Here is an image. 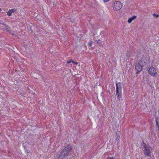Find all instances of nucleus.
<instances>
[{"instance_id": "1", "label": "nucleus", "mask_w": 159, "mask_h": 159, "mask_svg": "<svg viewBox=\"0 0 159 159\" xmlns=\"http://www.w3.org/2000/svg\"><path fill=\"white\" fill-rule=\"evenodd\" d=\"M72 147L70 144L65 145L59 153L55 156V159H64L70 155Z\"/></svg>"}, {"instance_id": "2", "label": "nucleus", "mask_w": 159, "mask_h": 159, "mask_svg": "<svg viewBox=\"0 0 159 159\" xmlns=\"http://www.w3.org/2000/svg\"><path fill=\"white\" fill-rule=\"evenodd\" d=\"M143 142L142 150L144 153V155L145 157L150 156L151 155V153L152 151V148L148 144H147L143 140H142Z\"/></svg>"}, {"instance_id": "3", "label": "nucleus", "mask_w": 159, "mask_h": 159, "mask_svg": "<svg viewBox=\"0 0 159 159\" xmlns=\"http://www.w3.org/2000/svg\"><path fill=\"white\" fill-rule=\"evenodd\" d=\"M116 93L117 96V98L118 100H120V98L122 96V83H116Z\"/></svg>"}, {"instance_id": "4", "label": "nucleus", "mask_w": 159, "mask_h": 159, "mask_svg": "<svg viewBox=\"0 0 159 159\" xmlns=\"http://www.w3.org/2000/svg\"><path fill=\"white\" fill-rule=\"evenodd\" d=\"M143 67V65L141 61H139L138 63H136L135 65L136 74H138L139 72H140L142 70Z\"/></svg>"}, {"instance_id": "5", "label": "nucleus", "mask_w": 159, "mask_h": 159, "mask_svg": "<svg viewBox=\"0 0 159 159\" xmlns=\"http://www.w3.org/2000/svg\"><path fill=\"white\" fill-rule=\"evenodd\" d=\"M122 7V4L119 1H115L113 5V9L116 10H120Z\"/></svg>"}, {"instance_id": "6", "label": "nucleus", "mask_w": 159, "mask_h": 159, "mask_svg": "<svg viewBox=\"0 0 159 159\" xmlns=\"http://www.w3.org/2000/svg\"><path fill=\"white\" fill-rule=\"evenodd\" d=\"M148 70L149 74L152 76H154L157 74V70L153 66L148 68Z\"/></svg>"}, {"instance_id": "7", "label": "nucleus", "mask_w": 159, "mask_h": 159, "mask_svg": "<svg viewBox=\"0 0 159 159\" xmlns=\"http://www.w3.org/2000/svg\"><path fill=\"white\" fill-rule=\"evenodd\" d=\"M155 121L156 123V131H158L159 130V118L157 117H155Z\"/></svg>"}, {"instance_id": "8", "label": "nucleus", "mask_w": 159, "mask_h": 159, "mask_svg": "<svg viewBox=\"0 0 159 159\" xmlns=\"http://www.w3.org/2000/svg\"><path fill=\"white\" fill-rule=\"evenodd\" d=\"M136 18H137L136 16H134L132 17H131V18H130L128 20V22L129 23H131L132 22V21L133 20H134L135 19H136Z\"/></svg>"}, {"instance_id": "9", "label": "nucleus", "mask_w": 159, "mask_h": 159, "mask_svg": "<svg viewBox=\"0 0 159 159\" xmlns=\"http://www.w3.org/2000/svg\"><path fill=\"white\" fill-rule=\"evenodd\" d=\"M4 26L6 27V28L5 29L9 33H11V34H12L11 33V31L10 30L11 28L6 25H5Z\"/></svg>"}, {"instance_id": "10", "label": "nucleus", "mask_w": 159, "mask_h": 159, "mask_svg": "<svg viewBox=\"0 0 159 159\" xmlns=\"http://www.w3.org/2000/svg\"><path fill=\"white\" fill-rule=\"evenodd\" d=\"M96 41L97 42V43L99 44L100 46H102V42L101 41L100 39L98 40H96Z\"/></svg>"}, {"instance_id": "11", "label": "nucleus", "mask_w": 159, "mask_h": 159, "mask_svg": "<svg viewBox=\"0 0 159 159\" xmlns=\"http://www.w3.org/2000/svg\"><path fill=\"white\" fill-rule=\"evenodd\" d=\"M10 11H11V13L12 12H16V9L15 8H13L12 9H11V10H10Z\"/></svg>"}, {"instance_id": "12", "label": "nucleus", "mask_w": 159, "mask_h": 159, "mask_svg": "<svg viewBox=\"0 0 159 159\" xmlns=\"http://www.w3.org/2000/svg\"><path fill=\"white\" fill-rule=\"evenodd\" d=\"M152 15H153V16L154 17H155L156 18H158V17H159V15H156V14L155 13L153 14H152Z\"/></svg>"}, {"instance_id": "13", "label": "nucleus", "mask_w": 159, "mask_h": 159, "mask_svg": "<svg viewBox=\"0 0 159 159\" xmlns=\"http://www.w3.org/2000/svg\"><path fill=\"white\" fill-rule=\"evenodd\" d=\"M11 11L10 10H9L7 12V15L10 16L11 15Z\"/></svg>"}, {"instance_id": "14", "label": "nucleus", "mask_w": 159, "mask_h": 159, "mask_svg": "<svg viewBox=\"0 0 159 159\" xmlns=\"http://www.w3.org/2000/svg\"><path fill=\"white\" fill-rule=\"evenodd\" d=\"M0 24H2V25H5L4 24V22L2 21V20H0Z\"/></svg>"}, {"instance_id": "15", "label": "nucleus", "mask_w": 159, "mask_h": 159, "mask_svg": "<svg viewBox=\"0 0 159 159\" xmlns=\"http://www.w3.org/2000/svg\"><path fill=\"white\" fill-rule=\"evenodd\" d=\"M119 138H120V136H117L116 138V140L119 141Z\"/></svg>"}, {"instance_id": "16", "label": "nucleus", "mask_w": 159, "mask_h": 159, "mask_svg": "<svg viewBox=\"0 0 159 159\" xmlns=\"http://www.w3.org/2000/svg\"><path fill=\"white\" fill-rule=\"evenodd\" d=\"M72 62L73 63H74V64H75V65H77L78 64V62H75L73 61H72Z\"/></svg>"}, {"instance_id": "17", "label": "nucleus", "mask_w": 159, "mask_h": 159, "mask_svg": "<svg viewBox=\"0 0 159 159\" xmlns=\"http://www.w3.org/2000/svg\"><path fill=\"white\" fill-rule=\"evenodd\" d=\"M88 45L89 46H91L92 45V43L90 42L88 43Z\"/></svg>"}, {"instance_id": "18", "label": "nucleus", "mask_w": 159, "mask_h": 159, "mask_svg": "<svg viewBox=\"0 0 159 159\" xmlns=\"http://www.w3.org/2000/svg\"><path fill=\"white\" fill-rule=\"evenodd\" d=\"M104 2H106L109 1V0H103Z\"/></svg>"}, {"instance_id": "19", "label": "nucleus", "mask_w": 159, "mask_h": 159, "mask_svg": "<svg viewBox=\"0 0 159 159\" xmlns=\"http://www.w3.org/2000/svg\"><path fill=\"white\" fill-rule=\"evenodd\" d=\"M72 60H69V61H67V63L68 64H69L71 62H72Z\"/></svg>"}, {"instance_id": "20", "label": "nucleus", "mask_w": 159, "mask_h": 159, "mask_svg": "<svg viewBox=\"0 0 159 159\" xmlns=\"http://www.w3.org/2000/svg\"><path fill=\"white\" fill-rule=\"evenodd\" d=\"M107 159H113V158L112 157H108L107 158Z\"/></svg>"}, {"instance_id": "21", "label": "nucleus", "mask_w": 159, "mask_h": 159, "mask_svg": "<svg viewBox=\"0 0 159 159\" xmlns=\"http://www.w3.org/2000/svg\"><path fill=\"white\" fill-rule=\"evenodd\" d=\"M2 10V9L1 8H0V11H1Z\"/></svg>"}]
</instances>
